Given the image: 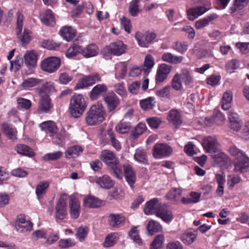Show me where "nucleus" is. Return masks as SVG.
<instances>
[{
    "instance_id": "obj_49",
    "label": "nucleus",
    "mask_w": 249,
    "mask_h": 249,
    "mask_svg": "<svg viewBox=\"0 0 249 249\" xmlns=\"http://www.w3.org/2000/svg\"><path fill=\"white\" fill-rule=\"evenodd\" d=\"M154 61L151 55H147L145 58L142 71L145 74H148L154 66Z\"/></svg>"
},
{
    "instance_id": "obj_35",
    "label": "nucleus",
    "mask_w": 249,
    "mask_h": 249,
    "mask_svg": "<svg viewBox=\"0 0 249 249\" xmlns=\"http://www.w3.org/2000/svg\"><path fill=\"white\" fill-rule=\"evenodd\" d=\"M179 75H180L181 81L184 83L186 86L189 88H191L193 86L194 79L191 74L188 70H182Z\"/></svg>"
},
{
    "instance_id": "obj_56",
    "label": "nucleus",
    "mask_w": 249,
    "mask_h": 249,
    "mask_svg": "<svg viewBox=\"0 0 249 249\" xmlns=\"http://www.w3.org/2000/svg\"><path fill=\"white\" fill-rule=\"evenodd\" d=\"M107 135L108 136L112 146L117 150H120L121 148V145L115 136V134L112 129H109L107 130Z\"/></svg>"
},
{
    "instance_id": "obj_51",
    "label": "nucleus",
    "mask_w": 249,
    "mask_h": 249,
    "mask_svg": "<svg viewBox=\"0 0 249 249\" xmlns=\"http://www.w3.org/2000/svg\"><path fill=\"white\" fill-rule=\"evenodd\" d=\"M119 239V234L117 233H113L108 235L105 239L104 246L107 248L113 246Z\"/></svg>"
},
{
    "instance_id": "obj_40",
    "label": "nucleus",
    "mask_w": 249,
    "mask_h": 249,
    "mask_svg": "<svg viewBox=\"0 0 249 249\" xmlns=\"http://www.w3.org/2000/svg\"><path fill=\"white\" fill-rule=\"evenodd\" d=\"M31 32L30 30L25 28L23 33L22 31H17L18 37L21 41L23 45H26L31 40Z\"/></svg>"
},
{
    "instance_id": "obj_11",
    "label": "nucleus",
    "mask_w": 249,
    "mask_h": 249,
    "mask_svg": "<svg viewBox=\"0 0 249 249\" xmlns=\"http://www.w3.org/2000/svg\"><path fill=\"white\" fill-rule=\"evenodd\" d=\"M101 81V77L97 73H93L88 76H84L79 81L74 87V89H82L94 85L96 82Z\"/></svg>"
},
{
    "instance_id": "obj_28",
    "label": "nucleus",
    "mask_w": 249,
    "mask_h": 249,
    "mask_svg": "<svg viewBox=\"0 0 249 249\" xmlns=\"http://www.w3.org/2000/svg\"><path fill=\"white\" fill-rule=\"evenodd\" d=\"M95 181L102 188L110 189L113 186V182L110 178L107 175L101 177H96Z\"/></svg>"
},
{
    "instance_id": "obj_34",
    "label": "nucleus",
    "mask_w": 249,
    "mask_h": 249,
    "mask_svg": "<svg viewBox=\"0 0 249 249\" xmlns=\"http://www.w3.org/2000/svg\"><path fill=\"white\" fill-rule=\"evenodd\" d=\"M115 77L118 79H124L127 71V64L125 62H120L115 65Z\"/></svg>"
},
{
    "instance_id": "obj_10",
    "label": "nucleus",
    "mask_w": 249,
    "mask_h": 249,
    "mask_svg": "<svg viewBox=\"0 0 249 249\" xmlns=\"http://www.w3.org/2000/svg\"><path fill=\"white\" fill-rule=\"evenodd\" d=\"M135 36L140 46L147 47L155 39L156 35L151 32H137Z\"/></svg>"
},
{
    "instance_id": "obj_41",
    "label": "nucleus",
    "mask_w": 249,
    "mask_h": 249,
    "mask_svg": "<svg viewBox=\"0 0 249 249\" xmlns=\"http://www.w3.org/2000/svg\"><path fill=\"white\" fill-rule=\"evenodd\" d=\"M134 158L136 161L140 163L146 164L147 162L146 151L141 148H139L135 150Z\"/></svg>"
},
{
    "instance_id": "obj_4",
    "label": "nucleus",
    "mask_w": 249,
    "mask_h": 249,
    "mask_svg": "<svg viewBox=\"0 0 249 249\" xmlns=\"http://www.w3.org/2000/svg\"><path fill=\"white\" fill-rule=\"evenodd\" d=\"M87 107L86 99L80 94H74L71 98L69 105V112L75 118L80 117Z\"/></svg>"
},
{
    "instance_id": "obj_55",
    "label": "nucleus",
    "mask_w": 249,
    "mask_h": 249,
    "mask_svg": "<svg viewBox=\"0 0 249 249\" xmlns=\"http://www.w3.org/2000/svg\"><path fill=\"white\" fill-rule=\"evenodd\" d=\"M164 241V236L163 234L157 235L151 244V249H159L161 248Z\"/></svg>"
},
{
    "instance_id": "obj_1",
    "label": "nucleus",
    "mask_w": 249,
    "mask_h": 249,
    "mask_svg": "<svg viewBox=\"0 0 249 249\" xmlns=\"http://www.w3.org/2000/svg\"><path fill=\"white\" fill-rule=\"evenodd\" d=\"M101 160L109 168L110 174L118 179L123 178L122 166L116 154L108 150H103L100 155Z\"/></svg>"
},
{
    "instance_id": "obj_39",
    "label": "nucleus",
    "mask_w": 249,
    "mask_h": 249,
    "mask_svg": "<svg viewBox=\"0 0 249 249\" xmlns=\"http://www.w3.org/2000/svg\"><path fill=\"white\" fill-rule=\"evenodd\" d=\"M232 100V93L231 90L225 91L222 100V108L224 110H228L231 107Z\"/></svg>"
},
{
    "instance_id": "obj_29",
    "label": "nucleus",
    "mask_w": 249,
    "mask_h": 249,
    "mask_svg": "<svg viewBox=\"0 0 249 249\" xmlns=\"http://www.w3.org/2000/svg\"><path fill=\"white\" fill-rule=\"evenodd\" d=\"M156 215L166 223L170 222L173 218L171 211L168 210L164 204L162 205Z\"/></svg>"
},
{
    "instance_id": "obj_17",
    "label": "nucleus",
    "mask_w": 249,
    "mask_h": 249,
    "mask_svg": "<svg viewBox=\"0 0 249 249\" xmlns=\"http://www.w3.org/2000/svg\"><path fill=\"white\" fill-rule=\"evenodd\" d=\"M26 66L31 71L36 68L37 54L34 50L27 51L23 56Z\"/></svg>"
},
{
    "instance_id": "obj_47",
    "label": "nucleus",
    "mask_w": 249,
    "mask_h": 249,
    "mask_svg": "<svg viewBox=\"0 0 249 249\" xmlns=\"http://www.w3.org/2000/svg\"><path fill=\"white\" fill-rule=\"evenodd\" d=\"M147 230L150 235H153L155 232L160 231L162 226L157 221L150 220L146 227Z\"/></svg>"
},
{
    "instance_id": "obj_45",
    "label": "nucleus",
    "mask_w": 249,
    "mask_h": 249,
    "mask_svg": "<svg viewBox=\"0 0 249 249\" xmlns=\"http://www.w3.org/2000/svg\"><path fill=\"white\" fill-rule=\"evenodd\" d=\"M182 195V190L179 188H173L170 190L166 195V198L170 201L177 202Z\"/></svg>"
},
{
    "instance_id": "obj_64",
    "label": "nucleus",
    "mask_w": 249,
    "mask_h": 249,
    "mask_svg": "<svg viewBox=\"0 0 249 249\" xmlns=\"http://www.w3.org/2000/svg\"><path fill=\"white\" fill-rule=\"evenodd\" d=\"M148 125L153 128H157L161 123V119L159 117H152L146 119Z\"/></svg>"
},
{
    "instance_id": "obj_32",
    "label": "nucleus",
    "mask_w": 249,
    "mask_h": 249,
    "mask_svg": "<svg viewBox=\"0 0 249 249\" xmlns=\"http://www.w3.org/2000/svg\"><path fill=\"white\" fill-rule=\"evenodd\" d=\"M217 18V15L213 14L197 20L195 26L197 29H201L209 25V23Z\"/></svg>"
},
{
    "instance_id": "obj_38",
    "label": "nucleus",
    "mask_w": 249,
    "mask_h": 249,
    "mask_svg": "<svg viewBox=\"0 0 249 249\" xmlns=\"http://www.w3.org/2000/svg\"><path fill=\"white\" fill-rule=\"evenodd\" d=\"M15 150L18 153L29 157H32L35 155V153L32 149L25 144H18L15 148Z\"/></svg>"
},
{
    "instance_id": "obj_60",
    "label": "nucleus",
    "mask_w": 249,
    "mask_h": 249,
    "mask_svg": "<svg viewBox=\"0 0 249 249\" xmlns=\"http://www.w3.org/2000/svg\"><path fill=\"white\" fill-rule=\"evenodd\" d=\"M171 87L167 86L162 89L156 91V94L160 98H169L170 97Z\"/></svg>"
},
{
    "instance_id": "obj_21",
    "label": "nucleus",
    "mask_w": 249,
    "mask_h": 249,
    "mask_svg": "<svg viewBox=\"0 0 249 249\" xmlns=\"http://www.w3.org/2000/svg\"><path fill=\"white\" fill-rule=\"evenodd\" d=\"M207 11L203 6H198L189 8L187 10V17L190 20H194L202 15Z\"/></svg>"
},
{
    "instance_id": "obj_16",
    "label": "nucleus",
    "mask_w": 249,
    "mask_h": 249,
    "mask_svg": "<svg viewBox=\"0 0 249 249\" xmlns=\"http://www.w3.org/2000/svg\"><path fill=\"white\" fill-rule=\"evenodd\" d=\"M71 135L64 129H61L59 132H55L51 137L52 142L54 144L63 146L67 141L71 140Z\"/></svg>"
},
{
    "instance_id": "obj_19",
    "label": "nucleus",
    "mask_w": 249,
    "mask_h": 249,
    "mask_svg": "<svg viewBox=\"0 0 249 249\" xmlns=\"http://www.w3.org/2000/svg\"><path fill=\"white\" fill-rule=\"evenodd\" d=\"M105 102L107 105L108 112L114 111L120 104L117 96L114 92L108 93L104 97Z\"/></svg>"
},
{
    "instance_id": "obj_63",
    "label": "nucleus",
    "mask_w": 249,
    "mask_h": 249,
    "mask_svg": "<svg viewBox=\"0 0 249 249\" xmlns=\"http://www.w3.org/2000/svg\"><path fill=\"white\" fill-rule=\"evenodd\" d=\"M88 232L87 227H80L77 230L76 236L80 241H82L86 237Z\"/></svg>"
},
{
    "instance_id": "obj_15",
    "label": "nucleus",
    "mask_w": 249,
    "mask_h": 249,
    "mask_svg": "<svg viewBox=\"0 0 249 249\" xmlns=\"http://www.w3.org/2000/svg\"><path fill=\"white\" fill-rule=\"evenodd\" d=\"M162 205L158 198H152L146 203L144 213L146 215L157 214Z\"/></svg>"
},
{
    "instance_id": "obj_61",
    "label": "nucleus",
    "mask_w": 249,
    "mask_h": 249,
    "mask_svg": "<svg viewBox=\"0 0 249 249\" xmlns=\"http://www.w3.org/2000/svg\"><path fill=\"white\" fill-rule=\"evenodd\" d=\"M73 76L66 72H62L59 74V82L63 85H66L73 79Z\"/></svg>"
},
{
    "instance_id": "obj_14",
    "label": "nucleus",
    "mask_w": 249,
    "mask_h": 249,
    "mask_svg": "<svg viewBox=\"0 0 249 249\" xmlns=\"http://www.w3.org/2000/svg\"><path fill=\"white\" fill-rule=\"evenodd\" d=\"M69 207L71 218L74 219L78 218L81 212V206L80 201L76 196H69Z\"/></svg>"
},
{
    "instance_id": "obj_53",
    "label": "nucleus",
    "mask_w": 249,
    "mask_h": 249,
    "mask_svg": "<svg viewBox=\"0 0 249 249\" xmlns=\"http://www.w3.org/2000/svg\"><path fill=\"white\" fill-rule=\"evenodd\" d=\"M131 128L130 123L124 122H120L115 127L117 132L121 134L127 133Z\"/></svg>"
},
{
    "instance_id": "obj_59",
    "label": "nucleus",
    "mask_w": 249,
    "mask_h": 249,
    "mask_svg": "<svg viewBox=\"0 0 249 249\" xmlns=\"http://www.w3.org/2000/svg\"><path fill=\"white\" fill-rule=\"evenodd\" d=\"M23 63V57L20 55L16 56L14 61H10V70H12L14 66L16 71L19 70Z\"/></svg>"
},
{
    "instance_id": "obj_50",
    "label": "nucleus",
    "mask_w": 249,
    "mask_h": 249,
    "mask_svg": "<svg viewBox=\"0 0 249 249\" xmlns=\"http://www.w3.org/2000/svg\"><path fill=\"white\" fill-rule=\"evenodd\" d=\"M146 130V125L144 124L139 123L135 128L131 131V137L133 139H137L142 135Z\"/></svg>"
},
{
    "instance_id": "obj_27",
    "label": "nucleus",
    "mask_w": 249,
    "mask_h": 249,
    "mask_svg": "<svg viewBox=\"0 0 249 249\" xmlns=\"http://www.w3.org/2000/svg\"><path fill=\"white\" fill-rule=\"evenodd\" d=\"M107 90V86L105 84H98L94 86L90 92V98L91 100H94Z\"/></svg>"
},
{
    "instance_id": "obj_33",
    "label": "nucleus",
    "mask_w": 249,
    "mask_h": 249,
    "mask_svg": "<svg viewBox=\"0 0 249 249\" xmlns=\"http://www.w3.org/2000/svg\"><path fill=\"white\" fill-rule=\"evenodd\" d=\"M98 47L94 44H91L84 48H82V54L85 57L89 58L96 56L98 53Z\"/></svg>"
},
{
    "instance_id": "obj_46",
    "label": "nucleus",
    "mask_w": 249,
    "mask_h": 249,
    "mask_svg": "<svg viewBox=\"0 0 249 249\" xmlns=\"http://www.w3.org/2000/svg\"><path fill=\"white\" fill-rule=\"evenodd\" d=\"M218 187L216 189V193L219 196H222L224 193V184L225 179L223 173L217 174L215 176Z\"/></svg>"
},
{
    "instance_id": "obj_9",
    "label": "nucleus",
    "mask_w": 249,
    "mask_h": 249,
    "mask_svg": "<svg viewBox=\"0 0 249 249\" xmlns=\"http://www.w3.org/2000/svg\"><path fill=\"white\" fill-rule=\"evenodd\" d=\"M66 195H62L58 200L55 208V217L56 221H62L67 218L68 212L67 209Z\"/></svg>"
},
{
    "instance_id": "obj_57",
    "label": "nucleus",
    "mask_w": 249,
    "mask_h": 249,
    "mask_svg": "<svg viewBox=\"0 0 249 249\" xmlns=\"http://www.w3.org/2000/svg\"><path fill=\"white\" fill-rule=\"evenodd\" d=\"M172 87L176 90L181 89L182 86L180 75L179 73H176L172 80Z\"/></svg>"
},
{
    "instance_id": "obj_24",
    "label": "nucleus",
    "mask_w": 249,
    "mask_h": 249,
    "mask_svg": "<svg viewBox=\"0 0 249 249\" xmlns=\"http://www.w3.org/2000/svg\"><path fill=\"white\" fill-rule=\"evenodd\" d=\"M197 237V233L193 230H188L182 233L180 239L183 244L189 245L195 242Z\"/></svg>"
},
{
    "instance_id": "obj_25",
    "label": "nucleus",
    "mask_w": 249,
    "mask_h": 249,
    "mask_svg": "<svg viewBox=\"0 0 249 249\" xmlns=\"http://www.w3.org/2000/svg\"><path fill=\"white\" fill-rule=\"evenodd\" d=\"M60 35L67 41H70L75 36V30L71 26H65L62 27L60 31Z\"/></svg>"
},
{
    "instance_id": "obj_36",
    "label": "nucleus",
    "mask_w": 249,
    "mask_h": 249,
    "mask_svg": "<svg viewBox=\"0 0 249 249\" xmlns=\"http://www.w3.org/2000/svg\"><path fill=\"white\" fill-rule=\"evenodd\" d=\"M49 187V182L47 181H40L37 185L36 189V194L38 199H40L46 193Z\"/></svg>"
},
{
    "instance_id": "obj_22",
    "label": "nucleus",
    "mask_w": 249,
    "mask_h": 249,
    "mask_svg": "<svg viewBox=\"0 0 249 249\" xmlns=\"http://www.w3.org/2000/svg\"><path fill=\"white\" fill-rule=\"evenodd\" d=\"M110 226L114 228H118L124 225L125 218L122 214L111 213L108 216Z\"/></svg>"
},
{
    "instance_id": "obj_7",
    "label": "nucleus",
    "mask_w": 249,
    "mask_h": 249,
    "mask_svg": "<svg viewBox=\"0 0 249 249\" xmlns=\"http://www.w3.org/2000/svg\"><path fill=\"white\" fill-rule=\"evenodd\" d=\"M249 167V158L234 147V171L244 172Z\"/></svg>"
},
{
    "instance_id": "obj_23",
    "label": "nucleus",
    "mask_w": 249,
    "mask_h": 249,
    "mask_svg": "<svg viewBox=\"0 0 249 249\" xmlns=\"http://www.w3.org/2000/svg\"><path fill=\"white\" fill-rule=\"evenodd\" d=\"M39 127L42 131H45L50 137L54 135L58 131L57 126L55 123L51 121L44 122L39 124Z\"/></svg>"
},
{
    "instance_id": "obj_52",
    "label": "nucleus",
    "mask_w": 249,
    "mask_h": 249,
    "mask_svg": "<svg viewBox=\"0 0 249 249\" xmlns=\"http://www.w3.org/2000/svg\"><path fill=\"white\" fill-rule=\"evenodd\" d=\"M39 82V80L35 78H29L24 80L21 84V86L25 89L36 86Z\"/></svg>"
},
{
    "instance_id": "obj_62",
    "label": "nucleus",
    "mask_w": 249,
    "mask_h": 249,
    "mask_svg": "<svg viewBox=\"0 0 249 249\" xmlns=\"http://www.w3.org/2000/svg\"><path fill=\"white\" fill-rule=\"evenodd\" d=\"M120 19L121 20V27L124 29L126 32L130 33L131 27L130 20L124 16L120 17Z\"/></svg>"
},
{
    "instance_id": "obj_42",
    "label": "nucleus",
    "mask_w": 249,
    "mask_h": 249,
    "mask_svg": "<svg viewBox=\"0 0 249 249\" xmlns=\"http://www.w3.org/2000/svg\"><path fill=\"white\" fill-rule=\"evenodd\" d=\"M201 194L196 192H191L189 196L183 197L181 198V201L183 204H194L197 203L200 198Z\"/></svg>"
},
{
    "instance_id": "obj_3",
    "label": "nucleus",
    "mask_w": 249,
    "mask_h": 249,
    "mask_svg": "<svg viewBox=\"0 0 249 249\" xmlns=\"http://www.w3.org/2000/svg\"><path fill=\"white\" fill-rule=\"evenodd\" d=\"M54 90V88L51 83H46L39 89L38 92L40 97L37 109L39 113H48L53 107L51 99L47 94Z\"/></svg>"
},
{
    "instance_id": "obj_6",
    "label": "nucleus",
    "mask_w": 249,
    "mask_h": 249,
    "mask_svg": "<svg viewBox=\"0 0 249 249\" xmlns=\"http://www.w3.org/2000/svg\"><path fill=\"white\" fill-rule=\"evenodd\" d=\"M126 51V46L122 41H117L105 47L102 53L106 59L111 58L112 54L120 56L124 53Z\"/></svg>"
},
{
    "instance_id": "obj_31",
    "label": "nucleus",
    "mask_w": 249,
    "mask_h": 249,
    "mask_svg": "<svg viewBox=\"0 0 249 249\" xmlns=\"http://www.w3.org/2000/svg\"><path fill=\"white\" fill-rule=\"evenodd\" d=\"M182 56L175 55L170 53H166L162 55V61L172 64H178L180 63L183 60Z\"/></svg>"
},
{
    "instance_id": "obj_8",
    "label": "nucleus",
    "mask_w": 249,
    "mask_h": 249,
    "mask_svg": "<svg viewBox=\"0 0 249 249\" xmlns=\"http://www.w3.org/2000/svg\"><path fill=\"white\" fill-rule=\"evenodd\" d=\"M61 65L59 58L54 56L49 57L42 60L40 64L41 70L49 73L57 71Z\"/></svg>"
},
{
    "instance_id": "obj_43",
    "label": "nucleus",
    "mask_w": 249,
    "mask_h": 249,
    "mask_svg": "<svg viewBox=\"0 0 249 249\" xmlns=\"http://www.w3.org/2000/svg\"><path fill=\"white\" fill-rule=\"evenodd\" d=\"M40 17L42 22L45 24L50 25L54 23V18L50 10H47L43 12Z\"/></svg>"
},
{
    "instance_id": "obj_13",
    "label": "nucleus",
    "mask_w": 249,
    "mask_h": 249,
    "mask_svg": "<svg viewBox=\"0 0 249 249\" xmlns=\"http://www.w3.org/2000/svg\"><path fill=\"white\" fill-rule=\"evenodd\" d=\"M172 148L166 143H157L153 149V155L156 159H161L169 156L172 152Z\"/></svg>"
},
{
    "instance_id": "obj_30",
    "label": "nucleus",
    "mask_w": 249,
    "mask_h": 249,
    "mask_svg": "<svg viewBox=\"0 0 249 249\" xmlns=\"http://www.w3.org/2000/svg\"><path fill=\"white\" fill-rule=\"evenodd\" d=\"M167 120L170 123L172 124L175 126H178L182 123V120L180 113L175 109L169 111L167 116Z\"/></svg>"
},
{
    "instance_id": "obj_37",
    "label": "nucleus",
    "mask_w": 249,
    "mask_h": 249,
    "mask_svg": "<svg viewBox=\"0 0 249 249\" xmlns=\"http://www.w3.org/2000/svg\"><path fill=\"white\" fill-rule=\"evenodd\" d=\"M82 147L79 145H74L69 147L65 152L67 158H75L78 157L83 152Z\"/></svg>"
},
{
    "instance_id": "obj_48",
    "label": "nucleus",
    "mask_w": 249,
    "mask_h": 249,
    "mask_svg": "<svg viewBox=\"0 0 249 249\" xmlns=\"http://www.w3.org/2000/svg\"><path fill=\"white\" fill-rule=\"evenodd\" d=\"M82 47L75 44L71 45L67 52L66 55L68 58H71L76 56L78 53H82Z\"/></svg>"
},
{
    "instance_id": "obj_20",
    "label": "nucleus",
    "mask_w": 249,
    "mask_h": 249,
    "mask_svg": "<svg viewBox=\"0 0 249 249\" xmlns=\"http://www.w3.org/2000/svg\"><path fill=\"white\" fill-rule=\"evenodd\" d=\"M104 204V201L91 195L85 196L83 199V205L87 208H96L100 207Z\"/></svg>"
},
{
    "instance_id": "obj_5",
    "label": "nucleus",
    "mask_w": 249,
    "mask_h": 249,
    "mask_svg": "<svg viewBox=\"0 0 249 249\" xmlns=\"http://www.w3.org/2000/svg\"><path fill=\"white\" fill-rule=\"evenodd\" d=\"M105 115V113L102 104L97 103L92 105L87 112L85 120L89 125H95L104 120Z\"/></svg>"
},
{
    "instance_id": "obj_44",
    "label": "nucleus",
    "mask_w": 249,
    "mask_h": 249,
    "mask_svg": "<svg viewBox=\"0 0 249 249\" xmlns=\"http://www.w3.org/2000/svg\"><path fill=\"white\" fill-rule=\"evenodd\" d=\"M172 48L181 54H184L187 50L188 43L185 41H176L173 43Z\"/></svg>"
},
{
    "instance_id": "obj_58",
    "label": "nucleus",
    "mask_w": 249,
    "mask_h": 249,
    "mask_svg": "<svg viewBox=\"0 0 249 249\" xmlns=\"http://www.w3.org/2000/svg\"><path fill=\"white\" fill-rule=\"evenodd\" d=\"M18 108L19 109H28L30 108L32 103L30 100L23 98H18L17 99Z\"/></svg>"
},
{
    "instance_id": "obj_18",
    "label": "nucleus",
    "mask_w": 249,
    "mask_h": 249,
    "mask_svg": "<svg viewBox=\"0 0 249 249\" xmlns=\"http://www.w3.org/2000/svg\"><path fill=\"white\" fill-rule=\"evenodd\" d=\"M172 68L171 66L164 63L160 65L156 73V83L163 82L167 78L168 75L171 71Z\"/></svg>"
},
{
    "instance_id": "obj_26",
    "label": "nucleus",
    "mask_w": 249,
    "mask_h": 249,
    "mask_svg": "<svg viewBox=\"0 0 249 249\" xmlns=\"http://www.w3.org/2000/svg\"><path fill=\"white\" fill-rule=\"evenodd\" d=\"M1 129L3 133L9 139L12 140L17 139V130L12 125L7 123H4L1 125Z\"/></svg>"
},
{
    "instance_id": "obj_12",
    "label": "nucleus",
    "mask_w": 249,
    "mask_h": 249,
    "mask_svg": "<svg viewBox=\"0 0 249 249\" xmlns=\"http://www.w3.org/2000/svg\"><path fill=\"white\" fill-rule=\"evenodd\" d=\"M123 169V177L124 176L126 182L131 189L134 187L137 177L136 173L132 166L128 164H124L122 166V169Z\"/></svg>"
},
{
    "instance_id": "obj_54",
    "label": "nucleus",
    "mask_w": 249,
    "mask_h": 249,
    "mask_svg": "<svg viewBox=\"0 0 249 249\" xmlns=\"http://www.w3.org/2000/svg\"><path fill=\"white\" fill-rule=\"evenodd\" d=\"M155 99L153 97H149L140 102L141 107L144 109H151L155 106Z\"/></svg>"
},
{
    "instance_id": "obj_2",
    "label": "nucleus",
    "mask_w": 249,
    "mask_h": 249,
    "mask_svg": "<svg viewBox=\"0 0 249 249\" xmlns=\"http://www.w3.org/2000/svg\"><path fill=\"white\" fill-rule=\"evenodd\" d=\"M218 143L215 136H208L204 137L202 140V145L208 153L217 154L213 155L214 161L221 166L227 163L229 161L227 156L218 151Z\"/></svg>"
}]
</instances>
